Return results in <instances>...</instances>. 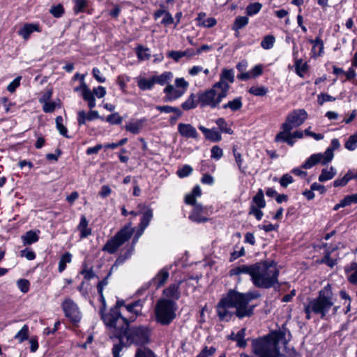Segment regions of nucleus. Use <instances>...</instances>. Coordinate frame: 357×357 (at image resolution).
I'll return each instance as SVG.
<instances>
[{
    "label": "nucleus",
    "instance_id": "5",
    "mask_svg": "<svg viewBox=\"0 0 357 357\" xmlns=\"http://www.w3.org/2000/svg\"><path fill=\"white\" fill-rule=\"evenodd\" d=\"M335 301L331 285L328 284L319 291L317 298L311 299L309 303L313 313L324 318L330 310L333 307Z\"/></svg>",
    "mask_w": 357,
    "mask_h": 357
},
{
    "label": "nucleus",
    "instance_id": "20",
    "mask_svg": "<svg viewBox=\"0 0 357 357\" xmlns=\"http://www.w3.org/2000/svg\"><path fill=\"white\" fill-rule=\"evenodd\" d=\"M137 207L142 210V215L139 224L142 225V227H148L153 217V209L151 207L147 206L146 204H138Z\"/></svg>",
    "mask_w": 357,
    "mask_h": 357
},
{
    "label": "nucleus",
    "instance_id": "7",
    "mask_svg": "<svg viewBox=\"0 0 357 357\" xmlns=\"http://www.w3.org/2000/svg\"><path fill=\"white\" fill-rule=\"evenodd\" d=\"M100 318L107 327H115L123 317L120 308L124 305V300L117 299L116 304L112 307L109 312H105L107 304L104 295L99 296Z\"/></svg>",
    "mask_w": 357,
    "mask_h": 357
},
{
    "label": "nucleus",
    "instance_id": "18",
    "mask_svg": "<svg viewBox=\"0 0 357 357\" xmlns=\"http://www.w3.org/2000/svg\"><path fill=\"white\" fill-rule=\"evenodd\" d=\"M163 92L165 93L164 101L172 102L181 98L185 93V90L177 89L173 85L167 84Z\"/></svg>",
    "mask_w": 357,
    "mask_h": 357
},
{
    "label": "nucleus",
    "instance_id": "4",
    "mask_svg": "<svg viewBox=\"0 0 357 357\" xmlns=\"http://www.w3.org/2000/svg\"><path fill=\"white\" fill-rule=\"evenodd\" d=\"M119 323L118 326L120 330L123 331L125 329L126 333L125 337L130 344L144 347L151 343L152 331L149 326L139 325L130 328L128 319L123 316L121 318Z\"/></svg>",
    "mask_w": 357,
    "mask_h": 357
},
{
    "label": "nucleus",
    "instance_id": "27",
    "mask_svg": "<svg viewBox=\"0 0 357 357\" xmlns=\"http://www.w3.org/2000/svg\"><path fill=\"white\" fill-rule=\"evenodd\" d=\"M325 160V155L324 153H314L310 155L305 162L303 164L302 168L310 169L318 163L323 162Z\"/></svg>",
    "mask_w": 357,
    "mask_h": 357
},
{
    "label": "nucleus",
    "instance_id": "56",
    "mask_svg": "<svg viewBox=\"0 0 357 357\" xmlns=\"http://www.w3.org/2000/svg\"><path fill=\"white\" fill-rule=\"evenodd\" d=\"M20 256L22 257L26 258V259L29 261L34 260L36 257V255L34 251H33L29 248H26L25 249L20 251Z\"/></svg>",
    "mask_w": 357,
    "mask_h": 357
},
{
    "label": "nucleus",
    "instance_id": "14",
    "mask_svg": "<svg viewBox=\"0 0 357 357\" xmlns=\"http://www.w3.org/2000/svg\"><path fill=\"white\" fill-rule=\"evenodd\" d=\"M95 119L105 121V118L99 115L96 110L90 109L87 113L84 110H80L77 112V121L79 127L86 123V121H92Z\"/></svg>",
    "mask_w": 357,
    "mask_h": 357
},
{
    "label": "nucleus",
    "instance_id": "47",
    "mask_svg": "<svg viewBox=\"0 0 357 357\" xmlns=\"http://www.w3.org/2000/svg\"><path fill=\"white\" fill-rule=\"evenodd\" d=\"M50 13L56 18L61 17L65 13V9L61 3L54 5L50 9Z\"/></svg>",
    "mask_w": 357,
    "mask_h": 357
},
{
    "label": "nucleus",
    "instance_id": "59",
    "mask_svg": "<svg viewBox=\"0 0 357 357\" xmlns=\"http://www.w3.org/2000/svg\"><path fill=\"white\" fill-rule=\"evenodd\" d=\"M186 55L185 52L172 50L167 53V57L172 59L175 61H178L182 57Z\"/></svg>",
    "mask_w": 357,
    "mask_h": 357
},
{
    "label": "nucleus",
    "instance_id": "52",
    "mask_svg": "<svg viewBox=\"0 0 357 357\" xmlns=\"http://www.w3.org/2000/svg\"><path fill=\"white\" fill-rule=\"evenodd\" d=\"M193 169L190 165H185L178 169L176 174L179 178H182L190 175Z\"/></svg>",
    "mask_w": 357,
    "mask_h": 357
},
{
    "label": "nucleus",
    "instance_id": "36",
    "mask_svg": "<svg viewBox=\"0 0 357 357\" xmlns=\"http://www.w3.org/2000/svg\"><path fill=\"white\" fill-rule=\"evenodd\" d=\"M243 106L242 98L237 97L234 98L233 100L229 101L227 103L224 104L222 105V108L227 109L229 108L232 112H236L239 110Z\"/></svg>",
    "mask_w": 357,
    "mask_h": 357
},
{
    "label": "nucleus",
    "instance_id": "34",
    "mask_svg": "<svg viewBox=\"0 0 357 357\" xmlns=\"http://www.w3.org/2000/svg\"><path fill=\"white\" fill-rule=\"evenodd\" d=\"M172 77L173 74L170 71H165L160 75H153L155 83L161 86H164L165 84L169 83Z\"/></svg>",
    "mask_w": 357,
    "mask_h": 357
},
{
    "label": "nucleus",
    "instance_id": "19",
    "mask_svg": "<svg viewBox=\"0 0 357 357\" xmlns=\"http://www.w3.org/2000/svg\"><path fill=\"white\" fill-rule=\"evenodd\" d=\"M178 133L183 137L197 139L199 134L195 128L191 124L180 123L178 125Z\"/></svg>",
    "mask_w": 357,
    "mask_h": 357
},
{
    "label": "nucleus",
    "instance_id": "55",
    "mask_svg": "<svg viewBox=\"0 0 357 357\" xmlns=\"http://www.w3.org/2000/svg\"><path fill=\"white\" fill-rule=\"evenodd\" d=\"M30 285V282L27 279L22 278L17 281V287L24 294H26L29 291Z\"/></svg>",
    "mask_w": 357,
    "mask_h": 357
},
{
    "label": "nucleus",
    "instance_id": "1",
    "mask_svg": "<svg viewBox=\"0 0 357 357\" xmlns=\"http://www.w3.org/2000/svg\"><path fill=\"white\" fill-rule=\"evenodd\" d=\"M260 296L257 291L245 294L230 290L223 297L217 306L218 314L222 321H228L236 315L239 319L250 317L253 314V307L249 306V303Z\"/></svg>",
    "mask_w": 357,
    "mask_h": 357
},
{
    "label": "nucleus",
    "instance_id": "61",
    "mask_svg": "<svg viewBox=\"0 0 357 357\" xmlns=\"http://www.w3.org/2000/svg\"><path fill=\"white\" fill-rule=\"evenodd\" d=\"M42 104H43V110L45 113L54 112L57 106L55 102H52L50 100L45 102Z\"/></svg>",
    "mask_w": 357,
    "mask_h": 357
},
{
    "label": "nucleus",
    "instance_id": "49",
    "mask_svg": "<svg viewBox=\"0 0 357 357\" xmlns=\"http://www.w3.org/2000/svg\"><path fill=\"white\" fill-rule=\"evenodd\" d=\"M275 38L272 35L266 36L261 42V46L264 50H270L273 47Z\"/></svg>",
    "mask_w": 357,
    "mask_h": 357
},
{
    "label": "nucleus",
    "instance_id": "15",
    "mask_svg": "<svg viewBox=\"0 0 357 357\" xmlns=\"http://www.w3.org/2000/svg\"><path fill=\"white\" fill-rule=\"evenodd\" d=\"M112 328L114 330V336L119 340V343L114 344L112 353L113 357H121L120 353L125 346L123 337H125V335H126V331L125 329L123 331H121L118 326V324H116L115 327Z\"/></svg>",
    "mask_w": 357,
    "mask_h": 357
},
{
    "label": "nucleus",
    "instance_id": "16",
    "mask_svg": "<svg viewBox=\"0 0 357 357\" xmlns=\"http://www.w3.org/2000/svg\"><path fill=\"white\" fill-rule=\"evenodd\" d=\"M169 277V268L165 266L160 269L156 275L149 282L150 286H152L155 289H158L166 283Z\"/></svg>",
    "mask_w": 357,
    "mask_h": 357
},
{
    "label": "nucleus",
    "instance_id": "62",
    "mask_svg": "<svg viewBox=\"0 0 357 357\" xmlns=\"http://www.w3.org/2000/svg\"><path fill=\"white\" fill-rule=\"evenodd\" d=\"M174 83L177 89L185 90V92L189 86L188 82L183 77L176 78Z\"/></svg>",
    "mask_w": 357,
    "mask_h": 357
},
{
    "label": "nucleus",
    "instance_id": "54",
    "mask_svg": "<svg viewBox=\"0 0 357 357\" xmlns=\"http://www.w3.org/2000/svg\"><path fill=\"white\" fill-rule=\"evenodd\" d=\"M216 124L218 125L219 129L221 130V132L227 133V134H232L233 131L231 129L229 126H228L227 122L223 118H220L216 121Z\"/></svg>",
    "mask_w": 357,
    "mask_h": 357
},
{
    "label": "nucleus",
    "instance_id": "6",
    "mask_svg": "<svg viewBox=\"0 0 357 357\" xmlns=\"http://www.w3.org/2000/svg\"><path fill=\"white\" fill-rule=\"evenodd\" d=\"M176 303L167 298L159 299L155 307V321L162 326L169 325L176 318Z\"/></svg>",
    "mask_w": 357,
    "mask_h": 357
},
{
    "label": "nucleus",
    "instance_id": "46",
    "mask_svg": "<svg viewBox=\"0 0 357 357\" xmlns=\"http://www.w3.org/2000/svg\"><path fill=\"white\" fill-rule=\"evenodd\" d=\"M195 95L192 93L189 98L181 104V108L185 111L195 108L197 105V103L195 101Z\"/></svg>",
    "mask_w": 357,
    "mask_h": 357
},
{
    "label": "nucleus",
    "instance_id": "38",
    "mask_svg": "<svg viewBox=\"0 0 357 357\" xmlns=\"http://www.w3.org/2000/svg\"><path fill=\"white\" fill-rule=\"evenodd\" d=\"M226 81L229 83L234 82V72L232 69H224L220 76V80L218 82H223L225 84H229Z\"/></svg>",
    "mask_w": 357,
    "mask_h": 357
},
{
    "label": "nucleus",
    "instance_id": "51",
    "mask_svg": "<svg viewBox=\"0 0 357 357\" xmlns=\"http://www.w3.org/2000/svg\"><path fill=\"white\" fill-rule=\"evenodd\" d=\"M295 68L298 75L303 77V73H305L307 70V65L306 63H303L302 59H296Z\"/></svg>",
    "mask_w": 357,
    "mask_h": 357
},
{
    "label": "nucleus",
    "instance_id": "42",
    "mask_svg": "<svg viewBox=\"0 0 357 357\" xmlns=\"http://www.w3.org/2000/svg\"><path fill=\"white\" fill-rule=\"evenodd\" d=\"M249 22V19L246 16H238L236 17L234 24L233 29L235 31H238L239 29L245 27Z\"/></svg>",
    "mask_w": 357,
    "mask_h": 357
},
{
    "label": "nucleus",
    "instance_id": "23",
    "mask_svg": "<svg viewBox=\"0 0 357 357\" xmlns=\"http://www.w3.org/2000/svg\"><path fill=\"white\" fill-rule=\"evenodd\" d=\"M245 328L240 329L237 333L232 332L228 335V339L236 342V345L240 348H245L247 346V341L245 339Z\"/></svg>",
    "mask_w": 357,
    "mask_h": 357
},
{
    "label": "nucleus",
    "instance_id": "12",
    "mask_svg": "<svg viewBox=\"0 0 357 357\" xmlns=\"http://www.w3.org/2000/svg\"><path fill=\"white\" fill-rule=\"evenodd\" d=\"M307 119V113L304 109H294L287 115L282 128L286 132H291L294 128L301 126Z\"/></svg>",
    "mask_w": 357,
    "mask_h": 357
},
{
    "label": "nucleus",
    "instance_id": "9",
    "mask_svg": "<svg viewBox=\"0 0 357 357\" xmlns=\"http://www.w3.org/2000/svg\"><path fill=\"white\" fill-rule=\"evenodd\" d=\"M229 84L217 82L213 88L202 94V106L208 105L212 108L216 107L228 93Z\"/></svg>",
    "mask_w": 357,
    "mask_h": 357
},
{
    "label": "nucleus",
    "instance_id": "48",
    "mask_svg": "<svg viewBox=\"0 0 357 357\" xmlns=\"http://www.w3.org/2000/svg\"><path fill=\"white\" fill-rule=\"evenodd\" d=\"M262 8V4L259 2L250 3L246 8V13L252 16L258 13Z\"/></svg>",
    "mask_w": 357,
    "mask_h": 357
},
{
    "label": "nucleus",
    "instance_id": "2",
    "mask_svg": "<svg viewBox=\"0 0 357 357\" xmlns=\"http://www.w3.org/2000/svg\"><path fill=\"white\" fill-rule=\"evenodd\" d=\"M279 273L274 261H264L250 265L241 264L230 271L231 275H250L255 287L266 289L279 284Z\"/></svg>",
    "mask_w": 357,
    "mask_h": 357
},
{
    "label": "nucleus",
    "instance_id": "57",
    "mask_svg": "<svg viewBox=\"0 0 357 357\" xmlns=\"http://www.w3.org/2000/svg\"><path fill=\"white\" fill-rule=\"evenodd\" d=\"M211 157L215 160H219L223 155V151H222V149H220L218 146L215 145V146H213L212 148H211Z\"/></svg>",
    "mask_w": 357,
    "mask_h": 357
},
{
    "label": "nucleus",
    "instance_id": "24",
    "mask_svg": "<svg viewBox=\"0 0 357 357\" xmlns=\"http://www.w3.org/2000/svg\"><path fill=\"white\" fill-rule=\"evenodd\" d=\"M40 231L39 229L29 230L21 236L24 245H30L39 241Z\"/></svg>",
    "mask_w": 357,
    "mask_h": 357
},
{
    "label": "nucleus",
    "instance_id": "25",
    "mask_svg": "<svg viewBox=\"0 0 357 357\" xmlns=\"http://www.w3.org/2000/svg\"><path fill=\"white\" fill-rule=\"evenodd\" d=\"M82 98L87 102L89 108L92 110L96 107V98L93 93L85 83H83L82 86Z\"/></svg>",
    "mask_w": 357,
    "mask_h": 357
},
{
    "label": "nucleus",
    "instance_id": "45",
    "mask_svg": "<svg viewBox=\"0 0 357 357\" xmlns=\"http://www.w3.org/2000/svg\"><path fill=\"white\" fill-rule=\"evenodd\" d=\"M130 81V77L126 75H119L116 80V84L119 85L120 89L123 93L126 92L127 83Z\"/></svg>",
    "mask_w": 357,
    "mask_h": 357
},
{
    "label": "nucleus",
    "instance_id": "39",
    "mask_svg": "<svg viewBox=\"0 0 357 357\" xmlns=\"http://www.w3.org/2000/svg\"><path fill=\"white\" fill-rule=\"evenodd\" d=\"M89 0H73L75 3L73 7V12L75 15L81 13H84L88 6Z\"/></svg>",
    "mask_w": 357,
    "mask_h": 357
},
{
    "label": "nucleus",
    "instance_id": "8",
    "mask_svg": "<svg viewBox=\"0 0 357 357\" xmlns=\"http://www.w3.org/2000/svg\"><path fill=\"white\" fill-rule=\"evenodd\" d=\"M134 229L131 227V222L123 226L116 234L109 238L102 248L104 252L113 255L120 246L128 241L132 236Z\"/></svg>",
    "mask_w": 357,
    "mask_h": 357
},
{
    "label": "nucleus",
    "instance_id": "26",
    "mask_svg": "<svg viewBox=\"0 0 357 357\" xmlns=\"http://www.w3.org/2000/svg\"><path fill=\"white\" fill-rule=\"evenodd\" d=\"M147 121L146 118H142L137 119L135 122H129L127 123L124 128L126 131H128L134 135H137L140 132V130L143 128L144 123Z\"/></svg>",
    "mask_w": 357,
    "mask_h": 357
},
{
    "label": "nucleus",
    "instance_id": "21",
    "mask_svg": "<svg viewBox=\"0 0 357 357\" xmlns=\"http://www.w3.org/2000/svg\"><path fill=\"white\" fill-rule=\"evenodd\" d=\"M167 8H160L153 13V18L155 20H157L161 16L164 15V17L161 21V24L165 26H169L174 23V18Z\"/></svg>",
    "mask_w": 357,
    "mask_h": 357
},
{
    "label": "nucleus",
    "instance_id": "29",
    "mask_svg": "<svg viewBox=\"0 0 357 357\" xmlns=\"http://www.w3.org/2000/svg\"><path fill=\"white\" fill-rule=\"evenodd\" d=\"M178 284H171L168 287L162 291V294L166 298L171 300H178L180 298V291L178 290Z\"/></svg>",
    "mask_w": 357,
    "mask_h": 357
},
{
    "label": "nucleus",
    "instance_id": "40",
    "mask_svg": "<svg viewBox=\"0 0 357 357\" xmlns=\"http://www.w3.org/2000/svg\"><path fill=\"white\" fill-rule=\"evenodd\" d=\"M135 357H157V356L150 348L144 347L137 349Z\"/></svg>",
    "mask_w": 357,
    "mask_h": 357
},
{
    "label": "nucleus",
    "instance_id": "17",
    "mask_svg": "<svg viewBox=\"0 0 357 357\" xmlns=\"http://www.w3.org/2000/svg\"><path fill=\"white\" fill-rule=\"evenodd\" d=\"M35 31L39 33L42 31V29L38 23H25L18 31V34L21 36L24 40H27Z\"/></svg>",
    "mask_w": 357,
    "mask_h": 357
},
{
    "label": "nucleus",
    "instance_id": "58",
    "mask_svg": "<svg viewBox=\"0 0 357 357\" xmlns=\"http://www.w3.org/2000/svg\"><path fill=\"white\" fill-rule=\"evenodd\" d=\"M22 79L21 76H17L15 77L8 86L7 90L10 93H14L17 88L20 85V81Z\"/></svg>",
    "mask_w": 357,
    "mask_h": 357
},
{
    "label": "nucleus",
    "instance_id": "60",
    "mask_svg": "<svg viewBox=\"0 0 357 357\" xmlns=\"http://www.w3.org/2000/svg\"><path fill=\"white\" fill-rule=\"evenodd\" d=\"M336 98L327 93H320L317 97V102L319 105H322L326 102L335 101Z\"/></svg>",
    "mask_w": 357,
    "mask_h": 357
},
{
    "label": "nucleus",
    "instance_id": "28",
    "mask_svg": "<svg viewBox=\"0 0 357 357\" xmlns=\"http://www.w3.org/2000/svg\"><path fill=\"white\" fill-rule=\"evenodd\" d=\"M340 146V144L337 139L334 138L331 140V146L328 147L325 152L324 153V154L325 155V160L323 162V165H326L333 160L334 156V150L337 149Z\"/></svg>",
    "mask_w": 357,
    "mask_h": 357
},
{
    "label": "nucleus",
    "instance_id": "50",
    "mask_svg": "<svg viewBox=\"0 0 357 357\" xmlns=\"http://www.w3.org/2000/svg\"><path fill=\"white\" fill-rule=\"evenodd\" d=\"M105 120L111 125H119L122 123L123 118L118 112H114L108 115Z\"/></svg>",
    "mask_w": 357,
    "mask_h": 357
},
{
    "label": "nucleus",
    "instance_id": "53",
    "mask_svg": "<svg viewBox=\"0 0 357 357\" xmlns=\"http://www.w3.org/2000/svg\"><path fill=\"white\" fill-rule=\"evenodd\" d=\"M344 146L349 151H354L357 147V132L351 135L346 142Z\"/></svg>",
    "mask_w": 357,
    "mask_h": 357
},
{
    "label": "nucleus",
    "instance_id": "30",
    "mask_svg": "<svg viewBox=\"0 0 357 357\" xmlns=\"http://www.w3.org/2000/svg\"><path fill=\"white\" fill-rule=\"evenodd\" d=\"M337 174L336 169L331 166L330 168H324L321 170V174L319 176V182H325L332 179Z\"/></svg>",
    "mask_w": 357,
    "mask_h": 357
},
{
    "label": "nucleus",
    "instance_id": "32",
    "mask_svg": "<svg viewBox=\"0 0 357 357\" xmlns=\"http://www.w3.org/2000/svg\"><path fill=\"white\" fill-rule=\"evenodd\" d=\"M155 84L153 76L149 79L144 77L140 78L137 82V86L142 91L151 90Z\"/></svg>",
    "mask_w": 357,
    "mask_h": 357
},
{
    "label": "nucleus",
    "instance_id": "33",
    "mask_svg": "<svg viewBox=\"0 0 357 357\" xmlns=\"http://www.w3.org/2000/svg\"><path fill=\"white\" fill-rule=\"evenodd\" d=\"M149 52V48L144 47L142 45H138L135 48L137 59L140 61L149 60L151 58Z\"/></svg>",
    "mask_w": 357,
    "mask_h": 357
},
{
    "label": "nucleus",
    "instance_id": "37",
    "mask_svg": "<svg viewBox=\"0 0 357 357\" xmlns=\"http://www.w3.org/2000/svg\"><path fill=\"white\" fill-rule=\"evenodd\" d=\"M73 255L69 252H66L63 254L59 261L58 271L59 273H62L66 268V264L70 263L72 261Z\"/></svg>",
    "mask_w": 357,
    "mask_h": 357
},
{
    "label": "nucleus",
    "instance_id": "31",
    "mask_svg": "<svg viewBox=\"0 0 357 357\" xmlns=\"http://www.w3.org/2000/svg\"><path fill=\"white\" fill-rule=\"evenodd\" d=\"M202 132L206 139L212 142H219L222 139L220 132L215 128L207 129L202 127Z\"/></svg>",
    "mask_w": 357,
    "mask_h": 357
},
{
    "label": "nucleus",
    "instance_id": "35",
    "mask_svg": "<svg viewBox=\"0 0 357 357\" xmlns=\"http://www.w3.org/2000/svg\"><path fill=\"white\" fill-rule=\"evenodd\" d=\"M63 117L58 116L55 119L56 128L59 134L67 139H71L72 136L68 135V129L63 123Z\"/></svg>",
    "mask_w": 357,
    "mask_h": 357
},
{
    "label": "nucleus",
    "instance_id": "63",
    "mask_svg": "<svg viewBox=\"0 0 357 357\" xmlns=\"http://www.w3.org/2000/svg\"><path fill=\"white\" fill-rule=\"evenodd\" d=\"M342 200L344 207L347 206H350L352 204H356L357 203V193L351 195H347Z\"/></svg>",
    "mask_w": 357,
    "mask_h": 357
},
{
    "label": "nucleus",
    "instance_id": "13",
    "mask_svg": "<svg viewBox=\"0 0 357 357\" xmlns=\"http://www.w3.org/2000/svg\"><path fill=\"white\" fill-rule=\"evenodd\" d=\"M144 303L145 301L142 299L135 300L128 304H126L124 301V305L122 307H124L126 310L132 314L129 318H127L129 321V324L135 321L137 317L142 314V310Z\"/></svg>",
    "mask_w": 357,
    "mask_h": 357
},
{
    "label": "nucleus",
    "instance_id": "43",
    "mask_svg": "<svg viewBox=\"0 0 357 357\" xmlns=\"http://www.w3.org/2000/svg\"><path fill=\"white\" fill-rule=\"evenodd\" d=\"M248 92L255 96H264L268 92V89L264 86H252L249 89Z\"/></svg>",
    "mask_w": 357,
    "mask_h": 357
},
{
    "label": "nucleus",
    "instance_id": "64",
    "mask_svg": "<svg viewBox=\"0 0 357 357\" xmlns=\"http://www.w3.org/2000/svg\"><path fill=\"white\" fill-rule=\"evenodd\" d=\"M293 182V177L289 174H284L280 180V183L281 186L283 188H287L289 184L292 183Z\"/></svg>",
    "mask_w": 357,
    "mask_h": 357
},
{
    "label": "nucleus",
    "instance_id": "10",
    "mask_svg": "<svg viewBox=\"0 0 357 357\" xmlns=\"http://www.w3.org/2000/svg\"><path fill=\"white\" fill-rule=\"evenodd\" d=\"M201 196V188L196 185L191 192L185 195L184 202L186 205L192 207L189 213L188 218L190 221L196 223H201V204L197 202V197Z\"/></svg>",
    "mask_w": 357,
    "mask_h": 357
},
{
    "label": "nucleus",
    "instance_id": "3",
    "mask_svg": "<svg viewBox=\"0 0 357 357\" xmlns=\"http://www.w3.org/2000/svg\"><path fill=\"white\" fill-rule=\"evenodd\" d=\"M287 336H290L289 332L287 333L284 329H280L263 337L252 340L253 351L258 357H287L280 351L289 340Z\"/></svg>",
    "mask_w": 357,
    "mask_h": 357
},
{
    "label": "nucleus",
    "instance_id": "11",
    "mask_svg": "<svg viewBox=\"0 0 357 357\" xmlns=\"http://www.w3.org/2000/svg\"><path fill=\"white\" fill-rule=\"evenodd\" d=\"M64 315L74 326H77L82 319V314L79 307L70 298H66L61 303Z\"/></svg>",
    "mask_w": 357,
    "mask_h": 357
},
{
    "label": "nucleus",
    "instance_id": "22",
    "mask_svg": "<svg viewBox=\"0 0 357 357\" xmlns=\"http://www.w3.org/2000/svg\"><path fill=\"white\" fill-rule=\"evenodd\" d=\"M77 229L79 231L80 238H86L91 235L92 229L89 227V221L85 215H81Z\"/></svg>",
    "mask_w": 357,
    "mask_h": 357
},
{
    "label": "nucleus",
    "instance_id": "41",
    "mask_svg": "<svg viewBox=\"0 0 357 357\" xmlns=\"http://www.w3.org/2000/svg\"><path fill=\"white\" fill-rule=\"evenodd\" d=\"M29 336V326L24 324L22 328L16 333L14 338L18 340L19 342H23L28 340Z\"/></svg>",
    "mask_w": 357,
    "mask_h": 357
},
{
    "label": "nucleus",
    "instance_id": "44",
    "mask_svg": "<svg viewBox=\"0 0 357 357\" xmlns=\"http://www.w3.org/2000/svg\"><path fill=\"white\" fill-rule=\"evenodd\" d=\"M253 202L256 204L255 206L257 208H263L266 206L264 192L261 189H259L257 194L253 197Z\"/></svg>",
    "mask_w": 357,
    "mask_h": 357
}]
</instances>
